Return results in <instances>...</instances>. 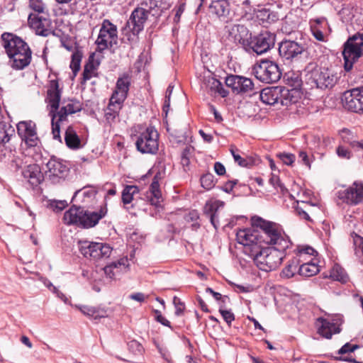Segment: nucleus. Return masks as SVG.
Wrapping results in <instances>:
<instances>
[{
  "mask_svg": "<svg viewBox=\"0 0 363 363\" xmlns=\"http://www.w3.org/2000/svg\"><path fill=\"white\" fill-rule=\"evenodd\" d=\"M139 192V189L136 186H126L122 192V201L124 204L130 203L133 196Z\"/></svg>",
  "mask_w": 363,
  "mask_h": 363,
  "instance_id": "ea45409f",
  "label": "nucleus"
},
{
  "mask_svg": "<svg viewBox=\"0 0 363 363\" xmlns=\"http://www.w3.org/2000/svg\"><path fill=\"white\" fill-rule=\"evenodd\" d=\"M256 18L259 23L263 24L264 26H267L268 24H271L279 19L276 12L266 9L258 10L256 13Z\"/></svg>",
  "mask_w": 363,
  "mask_h": 363,
  "instance_id": "7c9ffc66",
  "label": "nucleus"
},
{
  "mask_svg": "<svg viewBox=\"0 0 363 363\" xmlns=\"http://www.w3.org/2000/svg\"><path fill=\"white\" fill-rule=\"evenodd\" d=\"M28 23L36 35L47 37L52 33V22L48 13L43 14L30 13Z\"/></svg>",
  "mask_w": 363,
  "mask_h": 363,
  "instance_id": "2eb2a0df",
  "label": "nucleus"
},
{
  "mask_svg": "<svg viewBox=\"0 0 363 363\" xmlns=\"http://www.w3.org/2000/svg\"><path fill=\"white\" fill-rule=\"evenodd\" d=\"M200 180L202 187L207 190L212 189L215 185L214 176L211 173L203 174Z\"/></svg>",
  "mask_w": 363,
  "mask_h": 363,
  "instance_id": "8fccbe9b",
  "label": "nucleus"
},
{
  "mask_svg": "<svg viewBox=\"0 0 363 363\" xmlns=\"http://www.w3.org/2000/svg\"><path fill=\"white\" fill-rule=\"evenodd\" d=\"M60 99L61 91L57 80H50L48 89V99L50 107L49 114L51 116L52 133L53 139L61 142L60 124L67 121L69 114L79 112L82 108L79 101L72 99L58 111Z\"/></svg>",
  "mask_w": 363,
  "mask_h": 363,
  "instance_id": "f03ea898",
  "label": "nucleus"
},
{
  "mask_svg": "<svg viewBox=\"0 0 363 363\" xmlns=\"http://www.w3.org/2000/svg\"><path fill=\"white\" fill-rule=\"evenodd\" d=\"M330 276L333 279L341 281L342 283H345L348 280L347 274L341 267L338 266L334 267L333 268Z\"/></svg>",
  "mask_w": 363,
  "mask_h": 363,
  "instance_id": "a18cd8bd",
  "label": "nucleus"
},
{
  "mask_svg": "<svg viewBox=\"0 0 363 363\" xmlns=\"http://www.w3.org/2000/svg\"><path fill=\"white\" fill-rule=\"evenodd\" d=\"M84 211V208L73 205L64 214L63 220L65 223L81 227Z\"/></svg>",
  "mask_w": 363,
  "mask_h": 363,
  "instance_id": "b1692460",
  "label": "nucleus"
},
{
  "mask_svg": "<svg viewBox=\"0 0 363 363\" xmlns=\"http://www.w3.org/2000/svg\"><path fill=\"white\" fill-rule=\"evenodd\" d=\"M147 17L148 11L145 8H135L126 22L125 28H128L133 35H138L144 29Z\"/></svg>",
  "mask_w": 363,
  "mask_h": 363,
  "instance_id": "a211bd4d",
  "label": "nucleus"
},
{
  "mask_svg": "<svg viewBox=\"0 0 363 363\" xmlns=\"http://www.w3.org/2000/svg\"><path fill=\"white\" fill-rule=\"evenodd\" d=\"M304 82L310 89L332 88L337 81V74L325 67H318L315 63L307 65L303 71Z\"/></svg>",
  "mask_w": 363,
  "mask_h": 363,
  "instance_id": "20e7f679",
  "label": "nucleus"
},
{
  "mask_svg": "<svg viewBox=\"0 0 363 363\" xmlns=\"http://www.w3.org/2000/svg\"><path fill=\"white\" fill-rule=\"evenodd\" d=\"M337 154L341 158L350 159L351 156L350 152L342 146H339L337 148Z\"/></svg>",
  "mask_w": 363,
  "mask_h": 363,
  "instance_id": "052dcab7",
  "label": "nucleus"
},
{
  "mask_svg": "<svg viewBox=\"0 0 363 363\" xmlns=\"http://www.w3.org/2000/svg\"><path fill=\"white\" fill-rule=\"evenodd\" d=\"M342 102L348 111L363 112V86L344 93Z\"/></svg>",
  "mask_w": 363,
  "mask_h": 363,
  "instance_id": "6ab92c4d",
  "label": "nucleus"
},
{
  "mask_svg": "<svg viewBox=\"0 0 363 363\" xmlns=\"http://www.w3.org/2000/svg\"><path fill=\"white\" fill-rule=\"evenodd\" d=\"M318 320L320 323L318 332L321 336L327 339H330L333 334H337L341 330L340 325L333 321L323 318H320Z\"/></svg>",
  "mask_w": 363,
  "mask_h": 363,
  "instance_id": "a878e982",
  "label": "nucleus"
},
{
  "mask_svg": "<svg viewBox=\"0 0 363 363\" xmlns=\"http://www.w3.org/2000/svg\"><path fill=\"white\" fill-rule=\"evenodd\" d=\"M290 94L289 90L283 86H273L263 89L259 94L261 101L269 105L280 103L283 106H288L292 101L288 100Z\"/></svg>",
  "mask_w": 363,
  "mask_h": 363,
  "instance_id": "9b49d317",
  "label": "nucleus"
},
{
  "mask_svg": "<svg viewBox=\"0 0 363 363\" xmlns=\"http://www.w3.org/2000/svg\"><path fill=\"white\" fill-rule=\"evenodd\" d=\"M252 223L262 229L263 243L271 246L262 247L255 245L252 257L261 270H274L284 258L286 250L291 245V240L276 223L255 216L252 218Z\"/></svg>",
  "mask_w": 363,
  "mask_h": 363,
  "instance_id": "f257e3e1",
  "label": "nucleus"
},
{
  "mask_svg": "<svg viewBox=\"0 0 363 363\" xmlns=\"http://www.w3.org/2000/svg\"><path fill=\"white\" fill-rule=\"evenodd\" d=\"M126 260L121 259L117 262H113L104 267V271L107 277L113 279L116 274L121 271L122 266H125Z\"/></svg>",
  "mask_w": 363,
  "mask_h": 363,
  "instance_id": "e433bc0d",
  "label": "nucleus"
},
{
  "mask_svg": "<svg viewBox=\"0 0 363 363\" xmlns=\"http://www.w3.org/2000/svg\"><path fill=\"white\" fill-rule=\"evenodd\" d=\"M301 262V259L296 257L289 260L287 265L283 269L281 276L287 279L293 277L296 272H298Z\"/></svg>",
  "mask_w": 363,
  "mask_h": 363,
  "instance_id": "72a5a7b5",
  "label": "nucleus"
},
{
  "mask_svg": "<svg viewBox=\"0 0 363 363\" xmlns=\"http://www.w3.org/2000/svg\"><path fill=\"white\" fill-rule=\"evenodd\" d=\"M172 140L177 144H184L188 135L186 132H176L175 134L171 135Z\"/></svg>",
  "mask_w": 363,
  "mask_h": 363,
  "instance_id": "6e6d98bb",
  "label": "nucleus"
},
{
  "mask_svg": "<svg viewBox=\"0 0 363 363\" xmlns=\"http://www.w3.org/2000/svg\"><path fill=\"white\" fill-rule=\"evenodd\" d=\"M238 179L228 181L224 185V187H223L224 191H225L228 194L230 193L233 191L234 186L238 184Z\"/></svg>",
  "mask_w": 363,
  "mask_h": 363,
  "instance_id": "69168bd1",
  "label": "nucleus"
},
{
  "mask_svg": "<svg viewBox=\"0 0 363 363\" xmlns=\"http://www.w3.org/2000/svg\"><path fill=\"white\" fill-rule=\"evenodd\" d=\"M65 140L67 146L71 149H79L82 147L81 140L72 126H68L66 129Z\"/></svg>",
  "mask_w": 363,
  "mask_h": 363,
  "instance_id": "2f4dec72",
  "label": "nucleus"
},
{
  "mask_svg": "<svg viewBox=\"0 0 363 363\" xmlns=\"http://www.w3.org/2000/svg\"><path fill=\"white\" fill-rule=\"evenodd\" d=\"M277 157L280 159V160L286 165H291L295 161V155L291 153H279L277 154Z\"/></svg>",
  "mask_w": 363,
  "mask_h": 363,
  "instance_id": "603ef678",
  "label": "nucleus"
},
{
  "mask_svg": "<svg viewBox=\"0 0 363 363\" xmlns=\"http://www.w3.org/2000/svg\"><path fill=\"white\" fill-rule=\"evenodd\" d=\"M159 137L157 130L153 126L147 127L136 137L137 150L142 154L155 155L159 150Z\"/></svg>",
  "mask_w": 363,
  "mask_h": 363,
  "instance_id": "423d86ee",
  "label": "nucleus"
},
{
  "mask_svg": "<svg viewBox=\"0 0 363 363\" xmlns=\"http://www.w3.org/2000/svg\"><path fill=\"white\" fill-rule=\"evenodd\" d=\"M106 210L101 208L99 211H89L87 210L84 211L82 214V223L81 228H90L95 226L99 221L105 216Z\"/></svg>",
  "mask_w": 363,
  "mask_h": 363,
  "instance_id": "5701e85b",
  "label": "nucleus"
},
{
  "mask_svg": "<svg viewBox=\"0 0 363 363\" xmlns=\"http://www.w3.org/2000/svg\"><path fill=\"white\" fill-rule=\"evenodd\" d=\"M315 205L310 202L301 201V203L298 202L295 208L296 215L306 221L312 222V218L310 215H313V208Z\"/></svg>",
  "mask_w": 363,
  "mask_h": 363,
  "instance_id": "c756f323",
  "label": "nucleus"
},
{
  "mask_svg": "<svg viewBox=\"0 0 363 363\" xmlns=\"http://www.w3.org/2000/svg\"><path fill=\"white\" fill-rule=\"evenodd\" d=\"M276 42V35L268 30H262L257 35H253L246 52L262 55L272 48Z\"/></svg>",
  "mask_w": 363,
  "mask_h": 363,
  "instance_id": "9d476101",
  "label": "nucleus"
},
{
  "mask_svg": "<svg viewBox=\"0 0 363 363\" xmlns=\"http://www.w3.org/2000/svg\"><path fill=\"white\" fill-rule=\"evenodd\" d=\"M255 77L260 82L266 84H272L278 82L281 77V72L277 63L265 60L253 68Z\"/></svg>",
  "mask_w": 363,
  "mask_h": 363,
  "instance_id": "1a4fd4ad",
  "label": "nucleus"
},
{
  "mask_svg": "<svg viewBox=\"0 0 363 363\" xmlns=\"http://www.w3.org/2000/svg\"><path fill=\"white\" fill-rule=\"evenodd\" d=\"M210 12L219 18L225 19L230 12V5L228 0L213 1L209 6Z\"/></svg>",
  "mask_w": 363,
  "mask_h": 363,
  "instance_id": "bb28decb",
  "label": "nucleus"
},
{
  "mask_svg": "<svg viewBox=\"0 0 363 363\" xmlns=\"http://www.w3.org/2000/svg\"><path fill=\"white\" fill-rule=\"evenodd\" d=\"M23 175L33 186H36L40 184L44 179L40 168L37 164L28 165L26 169L23 171Z\"/></svg>",
  "mask_w": 363,
  "mask_h": 363,
  "instance_id": "cd10ccee",
  "label": "nucleus"
},
{
  "mask_svg": "<svg viewBox=\"0 0 363 363\" xmlns=\"http://www.w3.org/2000/svg\"><path fill=\"white\" fill-rule=\"evenodd\" d=\"M339 199L350 206H357L363 203V183L354 182L343 191H339Z\"/></svg>",
  "mask_w": 363,
  "mask_h": 363,
  "instance_id": "dca6fc26",
  "label": "nucleus"
},
{
  "mask_svg": "<svg viewBox=\"0 0 363 363\" xmlns=\"http://www.w3.org/2000/svg\"><path fill=\"white\" fill-rule=\"evenodd\" d=\"M79 249L84 257L94 261L108 258L113 251V248L108 244L88 240L79 241Z\"/></svg>",
  "mask_w": 363,
  "mask_h": 363,
  "instance_id": "0eeeda50",
  "label": "nucleus"
},
{
  "mask_svg": "<svg viewBox=\"0 0 363 363\" xmlns=\"http://www.w3.org/2000/svg\"><path fill=\"white\" fill-rule=\"evenodd\" d=\"M315 253L317 252L313 247L306 246L299 250L296 257L300 258L302 262L306 255H314Z\"/></svg>",
  "mask_w": 363,
  "mask_h": 363,
  "instance_id": "4d7b16f0",
  "label": "nucleus"
},
{
  "mask_svg": "<svg viewBox=\"0 0 363 363\" xmlns=\"http://www.w3.org/2000/svg\"><path fill=\"white\" fill-rule=\"evenodd\" d=\"M214 170H215L216 173L219 176H223L225 174V167L220 162H215Z\"/></svg>",
  "mask_w": 363,
  "mask_h": 363,
  "instance_id": "0e129e2a",
  "label": "nucleus"
},
{
  "mask_svg": "<svg viewBox=\"0 0 363 363\" xmlns=\"http://www.w3.org/2000/svg\"><path fill=\"white\" fill-rule=\"evenodd\" d=\"M245 163L246 166L245 167L250 168L254 165L259 163V159L257 157H245Z\"/></svg>",
  "mask_w": 363,
  "mask_h": 363,
  "instance_id": "680f3d73",
  "label": "nucleus"
},
{
  "mask_svg": "<svg viewBox=\"0 0 363 363\" xmlns=\"http://www.w3.org/2000/svg\"><path fill=\"white\" fill-rule=\"evenodd\" d=\"M224 204L223 201L217 200L206 202L204 206L203 213L206 216L209 217L211 223L216 230H217L219 226V222L217 219V212L220 208L223 207Z\"/></svg>",
  "mask_w": 363,
  "mask_h": 363,
  "instance_id": "393cba45",
  "label": "nucleus"
},
{
  "mask_svg": "<svg viewBox=\"0 0 363 363\" xmlns=\"http://www.w3.org/2000/svg\"><path fill=\"white\" fill-rule=\"evenodd\" d=\"M357 348H359L358 345H351L350 343L347 342L338 350V354H345L347 353L353 352Z\"/></svg>",
  "mask_w": 363,
  "mask_h": 363,
  "instance_id": "bf43d9fd",
  "label": "nucleus"
},
{
  "mask_svg": "<svg viewBox=\"0 0 363 363\" xmlns=\"http://www.w3.org/2000/svg\"><path fill=\"white\" fill-rule=\"evenodd\" d=\"M13 133L14 129L11 125L6 121L0 122V144L4 145L8 143Z\"/></svg>",
  "mask_w": 363,
  "mask_h": 363,
  "instance_id": "4c0bfd02",
  "label": "nucleus"
},
{
  "mask_svg": "<svg viewBox=\"0 0 363 363\" xmlns=\"http://www.w3.org/2000/svg\"><path fill=\"white\" fill-rule=\"evenodd\" d=\"M128 350L135 355H141L144 351L143 345L137 340H133L128 343Z\"/></svg>",
  "mask_w": 363,
  "mask_h": 363,
  "instance_id": "3c124183",
  "label": "nucleus"
},
{
  "mask_svg": "<svg viewBox=\"0 0 363 363\" xmlns=\"http://www.w3.org/2000/svg\"><path fill=\"white\" fill-rule=\"evenodd\" d=\"M29 6L36 14L47 13L46 6L42 0H29Z\"/></svg>",
  "mask_w": 363,
  "mask_h": 363,
  "instance_id": "49530a36",
  "label": "nucleus"
},
{
  "mask_svg": "<svg viewBox=\"0 0 363 363\" xmlns=\"http://www.w3.org/2000/svg\"><path fill=\"white\" fill-rule=\"evenodd\" d=\"M122 104L123 103L119 102L117 100L112 98L110 99L109 104L105 112V117L107 121H112L118 116Z\"/></svg>",
  "mask_w": 363,
  "mask_h": 363,
  "instance_id": "473e14b6",
  "label": "nucleus"
},
{
  "mask_svg": "<svg viewBox=\"0 0 363 363\" xmlns=\"http://www.w3.org/2000/svg\"><path fill=\"white\" fill-rule=\"evenodd\" d=\"M352 238L354 253L357 257L363 259V237L357 234H354Z\"/></svg>",
  "mask_w": 363,
  "mask_h": 363,
  "instance_id": "c03bdc74",
  "label": "nucleus"
},
{
  "mask_svg": "<svg viewBox=\"0 0 363 363\" xmlns=\"http://www.w3.org/2000/svg\"><path fill=\"white\" fill-rule=\"evenodd\" d=\"M319 272L318 265L311 262H307L300 263L298 268V274L301 276L306 277H312L315 275Z\"/></svg>",
  "mask_w": 363,
  "mask_h": 363,
  "instance_id": "f704fd0d",
  "label": "nucleus"
},
{
  "mask_svg": "<svg viewBox=\"0 0 363 363\" xmlns=\"http://www.w3.org/2000/svg\"><path fill=\"white\" fill-rule=\"evenodd\" d=\"M79 309L85 315L93 318L94 319H100L106 316V312L104 309L89 306H81Z\"/></svg>",
  "mask_w": 363,
  "mask_h": 363,
  "instance_id": "c9c22d12",
  "label": "nucleus"
},
{
  "mask_svg": "<svg viewBox=\"0 0 363 363\" xmlns=\"http://www.w3.org/2000/svg\"><path fill=\"white\" fill-rule=\"evenodd\" d=\"M173 303L175 307V315L177 316L182 315L185 309L184 303L181 301V299L179 298H178L177 296L174 297Z\"/></svg>",
  "mask_w": 363,
  "mask_h": 363,
  "instance_id": "864d4df0",
  "label": "nucleus"
},
{
  "mask_svg": "<svg viewBox=\"0 0 363 363\" xmlns=\"http://www.w3.org/2000/svg\"><path fill=\"white\" fill-rule=\"evenodd\" d=\"M0 44L9 58V65L14 70H23L32 61L33 51L22 38L15 33L4 32L1 35Z\"/></svg>",
  "mask_w": 363,
  "mask_h": 363,
  "instance_id": "7ed1b4c3",
  "label": "nucleus"
},
{
  "mask_svg": "<svg viewBox=\"0 0 363 363\" xmlns=\"http://www.w3.org/2000/svg\"><path fill=\"white\" fill-rule=\"evenodd\" d=\"M225 83L235 94H251L254 91L252 79L243 76L229 74L225 77Z\"/></svg>",
  "mask_w": 363,
  "mask_h": 363,
  "instance_id": "4468645a",
  "label": "nucleus"
},
{
  "mask_svg": "<svg viewBox=\"0 0 363 363\" xmlns=\"http://www.w3.org/2000/svg\"><path fill=\"white\" fill-rule=\"evenodd\" d=\"M118 42L117 26L108 19L102 21L99 33L96 40L97 45L96 51L103 52L104 50L111 48Z\"/></svg>",
  "mask_w": 363,
  "mask_h": 363,
  "instance_id": "6e6552de",
  "label": "nucleus"
},
{
  "mask_svg": "<svg viewBox=\"0 0 363 363\" xmlns=\"http://www.w3.org/2000/svg\"><path fill=\"white\" fill-rule=\"evenodd\" d=\"M259 230L251 228H245L239 230L236 233V239L238 243L245 246V250L249 252L250 255L252 256V250L256 245L260 247V244L263 242L261 238L262 229Z\"/></svg>",
  "mask_w": 363,
  "mask_h": 363,
  "instance_id": "f8f14e48",
  "label": "nucleus"
},
{
  "mask_svg": "<svg viewBox=\"0 0 363 363\" xmlns=\"http://www.w3.org/2000/svg\"><path fill=\"white\" fill-rule=\"evenodd\" d=\"M130 86V78L128 74H124L117 79L116 89L111 98L123 103L128 96Z\"/></svg>",
  "mask_w": 363,
  "mask_h": 363,
  "instance_id": "4be33fe9",
  "label": "nucleus"
},
{
  "mask_svg": "<svg viewBox=\"0 0 363 363\" xmlns=\"http://www.w3.org/2000/svg\"><path fill=\"white\" fill-rule=\"evenodd\" d=\"M284 78L286 79L287 84L294 89L300 88L303 83L299 75L294 72H288Z\"/></svg>",
  "mask_w": 363,
  "mask_h": 363,
  "instance_id": "79ce46f5",
  "label": "nucleus"
},
{
  "mask_svg": "<svg viewBox=\"0 0 363 363\" xmlns=\"http://www.w3.org/2000/svg\"><path fill=\"white\" fill-rule=\"evenodd\" d=\"M363 55V34L357 33L350 37L344 44L342 55L345 61L344 68L350 72L357 68V62Z\"/></svg>",
  "mask_w": 363,
  "mask_h": 363,
  "instance_id": "39448f33",
  "label": "nucleus"
},
{
  "mask_svg": "<svg viewBox=\"0 0 363 363\" xmlns=\"http://www.w3.org/2000/svg\"><path fill=\"white\" fill-rule=\"evenodd\" d=\"M46 174L49 177L64 178L69 172V168L62 160L52 157L46 164Z\"/></svg>",
  "mask_w": 363,
  "mask_h": 363,
  "instance_id": "412c9836",
  "label": "nucleus"
},
{
  "mask_svg": "<svg viewBox=\"0 0 363 363\" xmlns=\"http://www.w3.org/2000/svg\"><path fill=\"white\" fill-rule=\"evenodd\" d=\"M304 45L295 40H283L279 43V54L287 60H296L298 56L305 52Z\"/></svg>",
  "mask_w": 363,
  "mask_h": 363,
  "instance_id": "f3484780",
  "label": "nucleus"
},
{
  "mask_svg": "<svg viewBox=\"0 0 363 363\" xmlns=\"http://www.w3.org/2000/svg\"><path fill=\"white\" fill-rule=\"evenodd\" d=\"M342 138L344 143H348L355 150H363V142L353 140V135L350 130L343 129Z\"/></svg>",
  "mask_w": 363,
  "mask_h": 363,
  "instance_id": "58836bf2",
  "label": "nucleus"
},
{
  "mask_svg": "<svg viewBox=\"0 0 363 363\" xmlns=\"http://www.w3.org/2000/svg\"><path fill=\"white\" fill-rule=\"evenodd\" d=\"M82 58V54L80 51L77 50L72 55V60L70 62V68L72 69L74 75L80 69V65Z\"/></svg>",
  "mask_w": 363,
  "mask_h": 363,
  "instance_id": "37998d69",
  "label": "nucleus"
},
{
  "mask_svg": "<svg viewBox=\"0 0 363 363\" xmlns=\"http://www.w3.org/2000/svg\"><path fill=\"white\" fill-rule=\"evenodd\" d=\"M199 218V213L196 210L191 211L185 217V219L187 222H193L196 221Z\"/></svg>",
  "mask_w": 363,
  "mask_h": 363,
  "instance_id": "e2e57ef3",
  "label": "nucleus"
},
{
  "mask_svg": "<svg viewBox=\"0 0 363 363\" xmlns=\"http://www.w3.org/2000/svg\"><path fill=\"white\" fill-rule=\"evenodd\" d=\"M335 359L338 361H344L352 363H362V362L357 361L355 359L352 358L350 354H348L347 356L336 357Z\"/></svg>",
  "mask_w": 363,
  "mask_h": 363,
  "instance_id": "774afa93",
  "label": "nucleus"
},
{
  "mask_svg": "<svg viewBox=\"0 0 363 363\" xmlns=\"http://www.w3.org/2000/svg\"><path fill=\"white\" fill-rule=\"evenodd\" d=\"M208 83L211 85V89L214 90L223 98L226 97L228 95V91L224 89L222 83L218 79L212 77L208 79Z\"/></svg>",
  "mask_w": 363,
  "mask_h": 363,
  "instance_id": "a19ab883",
  "label": "nucleus"
},
{
  "mask_svg": "<svg viewBox=\"0 0 363 363\" xmlns=\"http://www.w3.org/2000/svg\"><path fill=\"white\" fill-rule=\"evenodd\" d=\"M17 133L21 140L28 147H36L40 142L37 134L35 123L32 121H20L17 125Z\"/></svg>",
  "mask_w": 363,
  "mask_h": 363,
  "instance_id": "ddd939ff",
  "label": "nucleus"
},
{
  "mask_svg": "<svg viewBox=\"0 0 363 363\" xmlns=\"http://www.w3.org/2000/svg\"><path fill=\"white\" fill-rule=\"evenodd\" d=\"M67 206V201L62 200H49L47 203V207L55 212H60L64 210Z\"/></svg>",
  "mask_w": 363,
  "mask_h": 363,
  "instance_id": "de8ad7c7",
  "label": "nucleus"
},
{
  "mask_svg": "<svg viewBox=\"0 0 363 363\" xmlns=\"http://www.w3.org/2000/svg\"><path fill=\"white\" fill-rule=\"evenodd\" d=\"M298 157L300 159V161L302 162L303 164H305L309 168L311 167L310 160L306 152L300 151L298 154Z\"/></svg>",
  "mask_w": 363,
  "mask_h": 363,
  "instance_id": "338daca9",
  "label": "nucleus"
},
{
  "mask_svg": "<svg viewBox=\"0 0 363 363\" xmlns=\"http://www.w3.org/2000/svg\"><path fill=\"white\" fill-rule=\"evenodd\" d=\"M160 179V173L156 174L150 186V201L152 205L158 206L162 201V193L160 189L159 180Z\"/></svg>",
  "mask_w": 363,
  "mask_h": 363,
  "instance_id": "c85d7f7f",
  "label": "nucleus"
},
{
  "mask_svg": "<svg viewBox=\"0 0 363 363\" xmlns=\"http://www.w3.org/2000/svg\"><path fill=\"white\" fill-rule=\"evenodd\" d=\"M229 35L234 42L240 45L245 51L250 48L249 45L253 35L245 25H233L229 30Z\"/></svg>",
  "mask_w": 363,
  "mask_h": 363,
  "instance_id": "aec40b11",
  "label": "nucleus"
},
{
  "mask_svg": "<svg viewBox=\"0 0 363 363\" xmlns=\"http://www.w3.org/2000/svg\"><path fill=\"white\" fill-rule=\"evenodd\" d=\"M269 183L274 187V188H279L280 191L282 194H285L288 191L287 189L285 187L283 183L281 182L279 178L277 176H272L269 179Z\"/></svg>",
  "mask_w": 363,
  "mask_h": 363,
  "instance_id": "5fc2aeb1",
  "label": "nucleus"
},
{
  "mask_svg": "<svg viewBox=\"0 0 363 363\" xmlns=\"http://www.w3.org/2000/svg\"><path fill=\"white\" fill-rule=\"evenodd\" d=\"M141 6L148 11V14L152 13V16H160L161 13V10L158 8L156 1L151 0L149 5L147 2H142Z\"/></svg>",
  "mask_w": 363,
  "mask_h": 363,
  "instance_id": "09e8293b",
  "label": "nucleus"
},
{
  "mask_svg": "<svg viewBox=\"0 0 363 363\" xmlns=\"http://www.w3.org/2000/svg\"><path fill=\"white\" fill-rule=\"evenodd\" d=\"M219 312L221 314L224 320L230 326L231 325V323L235 320L234 314L230 311L223 310L222 308L219 309Z\"/></svg>",
  "mask_w": 363,
  "mask_h": 363,
  "instance_id": "13d9d810",
  "label": "nucleus"
}]
</instances>
